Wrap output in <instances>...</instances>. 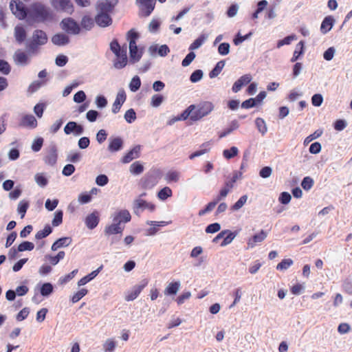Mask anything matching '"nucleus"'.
Returning <instances> with one entry per match:
<instances>
[{
  "mask_svg": "<svg viewBox=\"0 0 352 352\" xmlns=\"http://www.w3.org/2000/svg\"><path fill=\"white\" fill-rule=\"evenodd\" d=\"M52 42L58 46L65 45L69 43V38L67 35L63 33H58L54 34L52 38Z\"/></svg>",
  "mask_w": 352,
  "mask_h": 352,
  "instance_id": "19",
  "label": "nucleus"
},
{
  "mask_svg": "<svg viewBox=\"0 0 352 352\" xmlns=\"http://www.w3.org/2000/svg\"><path fill=\"white\" fill-rule=\"evenodd\" d=\"M140 146L138 145L134 146L131 151H129L122 159V162L124 164L129 163L133 160L140 157Z\"/></svg>",
  "mask_w": 352,
  "mask_h": 352,
  "instance_id": "15",
  "label": "nucleus"
},
{
  "mask_svg": "<svg viewBox=\"0 0 352 352\" xmlns=\"http://www.w3.org/2000/svg\"><path fill=\"white\" fill-rule=\"evenodd\" d=\"M334 23V19L331 16H326L320 26V31L322 34H326L329 31H330Z\"/></svg>",
  "mask_w": 352,
  "mask_h": 352,
  "instance_id": "20",
  "label": "nucleus"
},
{
  "mask_svg": "<svg viewBox=\"0 0 352 352\" xmlns=\"http://www.w3.org/2000/svg\"><path fill=\"white\" fill-rule=\"evenodd\" d=\"M101 269H102V266L100 267L99 268H98L96 270L91 272L88 275L80 278L78 282V285L79 286L84 285L87 284V283H89V281H91L98 274V273L100 272Z\"/></svg>",
  "mask_w": 352,
  "mask_h": 352,
  "instance_id": "26",
  "label": "nucleus"
},
{
  "mask_svg": "<svg viewBox=\"0 0 352 352\" xmlns=\"http://www.w3.org/2000/svg\"><path fill=\"white\" fill-rule=\"evenodd\" d=\"M131 217L129 212L122 210L114 214L113 221L121 225L122 223H127L131 221Z\"/></svg>",
  "mask_w": 352,
  "mask_h": 352,
  "instance_id": "13",
  "label": "nucleus"
},
{
  "mask_svg": "<svg viewBox=\"0 0 352 352\" xmlns=\"http://www.w3.org/2000/svg\"><path fill=\"white\" fill-rule=\"evenodd\" d=\"M147 285L148 280H144L140 285H135L131 291L128 292L125 296V300L126 301L135 300Z\"/></svg>",
  "mask_w": 352,
  "mask_h": 352,
  "instance_id": "8",
  "label": "nucleus"
},
{
  "mask_svg": "<svg viewBox=\"0 0 352 352\" xmlns=\"http://www.w3.org/2000/svg\"><path fill=\"white\" fill-rule=\"evenodd\" d=\"M64 132L67 134L74 133L75 135H80L83 132V127L76 122H69L64 128Z\"/></svg>",
  "mask_w": 352,
  "mask_h": 352,
  "instance_id": "10",
  "label": "nucleus"
},
{
  "mask_svg": "<svg viewBox=\"0 0 352 352\" xmlns=\"http://www.w3.org/2000/svg\"><path fill=\"white\" fill-rule=\"evenodd\" d=\"M130 58L133 62L138 61L142 57V53L138 52V47L129 49Z\"/></svg>",
  "mask_w": 352,
  "mask_h": 352,
  "instance_id": "51",
  "label": "nucleus"
},
{
  "mask_svg": "<svg viewBox=\"0 0 352 352\" xmlns=\"http://www.w3.org/2000/svg\"><path fill=\"white\" fill-rule=\"evenodd\" d=\"M38 122L36 119L32 115H25L22 117L19 125L23 127L34 129L37 126Z\"/></svg>",
  "mask_w": 352,
  "mask_h": 352,
  "instance_id": "14",
  "label": "nucleus"
},
{
  "mask_svg": "<svg viewBox=\"0 0 352 352\" xmlns=\"http://www.w3.org/2000/svg\"><path fill=\"white\" fill-rule=\"evenodd\" d=\"M45 164L53 166L56 163L57 161V153L56 150H50L44 157Z\"/></svg>",
  "mask_w": 352,
  "mask_h": 352,
  "instance_id": "27",
  "label": "nucleus"
},
{
  "mask_svg": "<svg viewBox=\"0 0 352 352\" xmlns=\"http://www.w3.org/2000/svg\"><path fill=\"white\" fill-rule=\"evenodd\" d=\"M72 243V239L70 237H63L56 241L52 245V250L56 251L58 248L62 247H67Z\"/></svg>",
  "mask_w": 352,
  "mask_h": 352,
  "instance_id": "22",
  "label": "nucleus"
},
{
  "mask_svg": "<svg viewBox=\"0 0 352 352\" xmlns=\"http://www.w3.org/2000/svg\"><path fill=\"white\" fill-rule=\"evenodd\" d=\"M43 144V139L42 138H37L32 143V149L35 152H38L41 149Z\"/></svg>",
  "mask_w": 352,
  "mask_h": 352,
  "instance_id": "64",
  "label": "nucleus"
},
{
  "mask_svg": "<svg viewBox=\"0 0 352 352\" xmlns=\"http://www.w3.org/2000/svg\"><path fill=\"white\" fill-rule=\"evenodd\" d=\"M210 144L209 142H205L201 144V147L202 148L201 150L197 151L189 156V158L190 160H193L196 157L201 156L206 153H208L210 151L209 148Z\"/></svg>",
  "mask_w": 352,
  "mask_h": 352,
  "instance_id": "31",
  "label": "nucleus"
},
{
  "mask_svg": "<svg viewBox=\"0 0 352 352\" xmlns=\"http://www.w3.org/2000/svg\"><path fill=\"white\" fill-rule=\"evenodd\" d=\"M126 96L124 90H121L118 93L112 107V111L113 113H117L120 111L122 105L126 100Z\"/></svg>",
  "mask_w": 352,
  "mask_h": 352,
  "instance_id": "12",
  "label": "nucleus"
},
{
  "mask_svg": "<svg viewBox=\"0 0 352 352\" xmlns=\"http://www.w3.org/2000/svg\"><path fill=\"white\" fill-rule=\"evenodd\" d=\"M207 36L201 34L197 39H195L190 45L189 50H194L199 48L206 40Z\"/></svg>",
  "mask_w": 352,
  "mask_h": 352,
  "instance_id": "32",
  "label": "nucleus"
},
{
  "mask_svg": "<svg viewBox=\"0 0 352 352\" xmlns=\"http://www.w3.org/2000/svg\"><path fill=\"white\" fill-rule=\"evenodd\" d=\"M248 199L247 195L241 196L239 199L232 206V209L234 210H238L243 206Z\"/></svg>",
  "mask_w": 352,
  "mask_h": 352,
  "instance_id": "53",
  "label": "nucleus"
},
{
  "mask_svg": "<svg viewBox=\"0 0 352 352\" xmlns=\"http://www.w3.org/2000/svg\"><path fill=\"white\" fill-rule=\"evenodd\" d=\"M195 56H196L195 54L193 52H190V53H188L186 55V56L182 60V65L183 67L188 66L192 63V61L195 59Z\"/></svg>",
  "mask_w": 352,
  "mask_h": 352,
  "instance_id": "59",
  "label": "nucleus"
},
{
  "mask_svg": "<svg viewBox=\"0 0 352 352\" xmlns=\"http://www.w3.org/2000/svg\"><path fill=\"white\" fill-rule=\"evenodd\" d=\"M94 22L92 18L89 16H85L82 19L81 25L86 30H90L94 26Z\"/></svg>",
  "mask_w": 352,
  "mask_h": 352,
  "instance_id": "41",
  "label": "nucleus"
},
{
  "mask_svg": "<svg viewBox=\"0 0 352 352\" xmlns=\"http://www.w3.org/2000/svg\"><path fill=\"white\" fill-rule=\"evenodd\" d=\"M267 237V233L264 230H261L259 233L254 234L252 237L250 238L248 241V248H253L258 243L263 241Z\"/></svg>",
  "mask_w": 352,
  "mask_h": 352,
  "instance_id": "11",
  "label": "nucleus"
},
{
  "mask_svg": "<svg viewBox=\"0 0 352 352\" xmlns=\"http://www.w3.org/2000/svg\"><path fill=\"white\" fill-rule=\"evenodd\" d=\"M314 185V180L310 177H305L301 182L302 188L305 190H310Z\"/></svg>",
  "mask_w": 352,
  "mask_h": 352,
  "instance_id": "46",
  "label": "nucleus"
},
{
  "mask_svg": "<svg viewBox=\"0 0 352 352\" xmlns=\"http://www.w3.org/2000/svg\"><path fill=\"white\" fill-rule=\"evenodd\" d=\"M53 291V287L50 283H44L41 288V294L43 296H48Z\"/></svg>",
  "mask_w": 352,
  "mask_h": 352,
  "instance_id": "60",
  "label": "nucleus"
},
{
  "mask_svg": "<svg viewBox=\"0 0 352 352\" xmlns=\"http://www.w3.org/2000/svg\"><path fill=\"white\" fill-rule=\"evenodd\" d=\"M135 207L137 209H148L151 212H153L155 209V206L153 204L147 202L142 199H138L135 200Z\"/></svg>",
  "mask_w": 352,
  "mask_h": 352,
  "instance_id": "21",
  "label": "nucleus"
},
{
  "mask_svg": "<svg viewBox=\"0 0 352 352\" xmlns=\"http://www.w3.org/2000/svg\"><path fill=\"white\" fill-rule=\"evenodd\" d=\"M50 3L56 10H60L69 14L74 12V6L70 0H50Z\"/></svg>",
  "mask_w": 352,
  "mask_h": 352,
  "instance_id": "6",
  "label": "nucleus"
},
{
  "mask_svg": "<svg viewBox=\"0 0 352 352\" xmlns=\"http://www.w3.org/2000/svg\"><path fill=\"white\" fill-rule=\"evenodd\" d=\"M203 76V72L200 69H197L192 73L190 77V80L192 82H197L199 81Z\"/></svg>",
  "mask_w": 352,
  "mask_h": 352,
  "instance_id": "57",
  "label": "nucleus"
},
{
  "mask_svg": "<svg viewBox=\"0 0 352 352\" xmlns=\"http://www.w3.org/2000/svg\"><path fill=\"white\" fill-rule=\"evenodd\" d=\"M227 235L223 237V240L221 243V247H224L230 243L234 240L235 236H236V232H232L230 230L226 234Z\"/></svg>",
  "mask_w": 352,
  "mask_h": 352,
  "instance_id": "39",
  "label": "nucleus"
},
{
  "mask_svg": "<svg viewBox=\"0 0 352 352\" xmlns=\"http://www.w3.org/2000/svg\"><path fill=\"white\" fill-rule=\"evenodd\" d=\"M10 9L12 13L19 19H24L28 17V8L26 9L24 3L19 0H12L10 3Z\"/></svg>",
  "mask_w": 352,
  "mask_h": 352,
  "instance_id": "4",
  "label": "nucleus"
},
{
  "mask_svg": "<svg viewBox=\"0 0 352 352\" xmlns=\"http://www.w3.org/2000/svg\"><path fill=\"white\" fill-rule=\"evenodd\" d=\"M97 9L100 12V13H107L111 10L112 6L109 3L101 2L98 3Z\"/></svg>",
  "mask_w": 352,
  "mask_h": 352,
  "instance_id": "45",
  "label": "nucleus"
},
{
  "mask_svg": "<svg viewBox=\"0 0 352 352\" xmlns=\"http://www.w3.org/2000/svg\"><path fill=\"white\" fill-rule=\"evenodd\" d=\"M230 47L228 43H222L219 45L218 52L223 56L227 55L230 52Z\"/></svg>",
  "mask_w": 352,
  "mask_h": 352,
  "instance_id": "55",
  "label": "nucleus"
},
{
  "mask_svg": "<svg viewBox=\"0 0 352 352\" xmlns=\"http://www.w3.org/2000/svg\"><path fill=\"white\" fill-rule=\"evenodd\" d=\"M28 20L45 22L53 19V13L49 7L41 2L32 3L28 8Z\"/></svg>",
  "mask_w": 352,
  "mask_h": 352,
  "instance_id": "1",
  "label": "nucleus"
},
{
  "mask_svg": "<svg viewBox=\"0 0 352 352\" xmlns=\"http://www.w3.org/2000/svg\"><path fill=\"white\" fill-rule=\"evenodd\" d=\"M100 221L99 213L98 211H94L89 214L85 219V224L87 227L91 230L95 228Z\"/></svg>",
  "mask_w": 352,
  "mask_h": 352,
  "instance_id": "16",
  "label": "nucleus"
},
{
  "mask_svg": "<svg viewBox=\"0 0 352 352\" xmlns=\"http://www.w3.org/2000/svg\"><path fill=\"white\" fill-rule=\"evenodd\" d=\"M88 291L87 289H81L75 293L72 297V301L73 303H76L78 302L81 298H82L87 294Z\"/></svg>",
  "mask_w": 352,
  "mask_h": 352,
  "instance_id": "43",
  "label": "nucleus"
},
{
  "mask_svg": "<svg viewBox=\"0 0 352 352\" xmlns=\"http://www.w3.org/2000/svg\"><path fill=\"white\" fill-rule=\"evenodd\" d=\"M124 230V226L113 222L112 224L107 226L104 229V233L107 235L116 234H122Z\"/></svg>",
  "mask_w": 352,
  "mask_h": 352,
  "instance_id": "18",
  "label": "nucleus"
},
{
  "mask_svg": "<svg viewBox=\"0 0 352 352\" xmlns=\"http://www.w3.org/2000/svg\"><path fill=\"white\" fill-rule=\"evenodd\" d=\"M62 30L71 34H78L80 31L79 25L72 18H65L60 23Z\"/></svg>",
  "mask_w": 352,
  "mask_h": 352,
  "instance_id": "5",
  "label": "nucleus"
},
{
  "mask_svg": "<svg viewBox=\"0 0 352 352\" xmlns=\"http://www.w3.org/2000/svg\"><path fill=\"white\" fill-rule=\"evenodd\" d=\"M195 108V104H190L189 107H187L177 118V120H186L188 118L191 120V116H192V111Z\"/></svg>",
  "mask_w": 352,
  "mask_h": 352,
  "instance_id": "33",
  "label": "nucleus"
},
{
  "mask_svg": "<svg viewBox=\"0 0 352 352\" xmlns=\"http://www.w3.org/2000/svg\"><path fill=\"white\" fill-rule=\"evenodd\" d=\"M140 85H141L140 78L138 76H135L132 78V80L129 84V88H130L131 91H136L137 90L139 89V88L140 87Z\"/></svg>",
  "mask_w": 352,
  "mask_h": 352,
  "instance_id": "42",
  "label": "nucleus"
},
{
  "mask_svg": "<svg viewBox=\"0 0 352 352\" xmlns=\"http://www.w3.org/2000/svg\"><path fill=\"white\" fill-rule=\"evenodd\" d=\"M34 248V245L33 243L30 241H23L20 243L18 246V251L23 252V251H31Z\"/></svg>",
  "mask_w": 352,
  "mask_h": 352,
  "instance_id": "44",
  "label": "nucleus"
},
{
  "mask_svg": "<svg viewBox=\"0 0 352 352\" xmlns=\"http://www.w3.org/2000/svg\"><path fill=\"white\" fill-rule=\"evenodd\" d=\"M304 53V42L300 41L296 47V49L294 52L293 56L291 58V62H296L299 57Z\"/></svg>",
  "mask_w": 352,
  "mask_h": 352,
  "instance_id": "28",
  "label": "nucleus"
},
{
  "mask_svg": "<svg viewBox=\"0 0 352 352\" xmlns=\"http://www.w3.org/2000/svg\"><path fill=\"white\" fill-rule=\"evenodd\" d=\"M135 3L144 16H148L155 6V0H136Z\"/></svg>",
  "mask_w": 352,
  "mask_h": 352,
  "instance_id": "7",
  "label": "nucleus"
},
{
  "mask_svg": "<svg viewBox=\"0 0 352 352\" xmlns=\"http://www.w3.org/2000/svg\"><path fill=\"white\" fill-rule=\"evenodd\" d=\"M29 207V204L27 201H21L18 206V212L21 214V217L23 218L26 211Z\"/></svg>",
  "mask_w": 352,
  "mask_h": 352,
  "instance_id": "48",
  "label": "nucleus"
},
{
  "mask_svg": "<svg viewBox=\"0 0 352 352\" xmlns=\"http://www.w3.org/2000/svg\"><path fill=\"white\" fill-rule=\"evenodd\" d=\"M214 109V105L211 102L205 101L197 105L192 111L191 120L195 122L201 120L208 116Z\"/></svg>",
  "mask_w": 352,
  "mask_h": 352,
  "instance_id": "2",
  "label": "nucleus"
},
{
  "mask_svg": "<svg viewBox=\"0 0 352 352\" xmlns=\"http://www.w3.org/2000/svg\"><path fill=\"white\" fill-rule=\"evenodd\" d=\"M221 229V226L218 223H214L208 225L206 228V233H215L219 231Z\"/></svg>",
  "mask_w": 352,
  "mask_h": 352,
  "instance_id": "62",
  "label": "nucleus"
},
{
  "mask_svg": "<svg viewBox=\"0 0 352 352\" xmlns=\"http://www.w3.org/2000/svg\"><path fill=\"white\" fill-rule=\"evenodd\" d=\"M14 34L16 40L20 43L23 42L26 38V32L22 26H16L15 28Z\"/></svg>",
  "mask_w": 352,
  "mask_h": 352,
  "instance_id": "30",
  "label": "nucleus"
},
{
  "mask_svg": "<svg viewBox=\"0 0 352 352\" xmlns=\"http://www.w3.org/2000/svg\"><path fill=\"white\" fill-rule=\"evenodd\" d=\"M47 36L46 33L41 30H36L34 32L32 41L27 44V48L29 50L34 51L38 45H42L47 42Z\"/></svg>",
  "mask_w": 352,
  "mask_h": 352,
  "instance_id": "3",
  "label": "nucleus"
},
{
  "mask_svg": "<svg viewBox=\"0 0 352 352\" xmlns=\"http://www.w3.org/2000/svg\"><path fill=\"white\" fill-rule=\"evenodd\" d=\"M293 264V261L290 258L283 259L280 263H279L276 269L278 270H284L289 268Z\"/></svg>",
  "mask_w": 352,
  "mask_h": 352,
  "instance_id": "47",
  "label": "nucleus"
},
{
  "mask_svg": "<svg viewBox=\"0 0 352 352\" xmlns=\"http://www.w3.org/2000/svg\"><path fill=\"white\" fill-rule=\"evenodd\" d=\"M110 49L115 54V55H118L119 53L122 52V48H121L117 39H113L111 42Z\"/></svg>",
  "mask_w": 352,
  "mask_h": 352,
  "instance_id": "50",
  "label": "nucleus"
},
{
  "mask_svg": "<svg viewBox=\"0 0 352 352\" xmlns=\"http://www.w3.org/2000/svg\"><path fill=\"white\" fill-rule=\"evenodd\" d=\"M255 124L259 132L263 135L267 132V128L266 126L265 122L263 118H257L255 120Z\"/></svg>",
  "mask_w": 352,
  "mask_h": 352,
  "instance_id": "40",
  "label": "nucleus"
},
{
  "mask_svg": "<svg viewBox=\"0 0 352 352\" xmlns=\"http://www.w3.org/2000/svg\"><path fill=\"white\" fill-rule=\"evenodd\" d=\"M180 287V283L179 281L171 282L164 289L165 295H175Z\"/></svg>",
  "mask_w": 352,
  "mask_h": 352,
  "instance_id": "25",
  "label": "nucleus"
},
{
  "mask_svg": "<svg viewBox=\"0 0 352 352\" xmlns=\"http://www.w3.org/2000/svg\"><path fill=\"white\" fill-rule=\"evenodd\" d=\"M116 58L114 60L113 65L116 69H122L126 65V46L122 47V52L116 55Z\"/></svg>",
  "mask_w": 352,
  "mask_h": 352,
  "instance_id": "9",
  "label": "nucleus"
},
{
  "mask_svg": "<svg viewBox=\"0 0 352 352\" xmlns=\"http://www.w3.org/2000/svg\"><path fill=\"white\" fill-rule=\"evenodd\" d=\"M124 119L128 123L133 122L136 119V113L133 109H130L125 112Z\"/></svg>",
  "mask_w": 352,
  "mask_h": 352,
  "instance_id": "54",
  "label": "nucleus"
},
{
  "mask_svg": "<svg viewBox=\"0 0 352 352\" xmlns=\"http://www.w3.org/2000/svg\"><path fill=\"white\" fill-rule=\"evenodd\" d=\"M63 213L61 210H58L54 214V217L52 220L53 226H58L63 222Z\"/></svg>",
  "mask_w": 352,
  "mask_h": 352,
  "instance_id": "49",
  "label": "nucleus"
},
{
  "mask_svg": "<svg viewBox=\"0 0 352 352\" xmlns=\"http://www.w3.org/2000/svg\"><path fill=\"white\" fill-rule=\"evenodd\" d=\"M96 23L100 27L105 28L112 23V19L107 13H99L95 18Z\"/></svg>",
  "mask_w": 352,
  "mask_h": 352,
  "instance_id": "17",
  "label": "nucleus"
},
{
  "mask_svg": "<svg viewBox=\"0 0 352 352\" xmlns=\"http://www.w3.org/2000/svg\"><path fill=\"white\" fill-rule=\"evenodd\" d=\"M225 65V62L223 60L219 61L213 69L209 73V76L210 78H214L217 76L223 69Z\"/></svg>",
  "mask_w": 352,
  "mask_h": 352,
  "instance_id": "35",
  "label": "nucleus"
},
{
  "mask_svg": "<svg viewBox=\"0 0 352 352\" xmlns=\"http://www.w3.org/2000/svg\"><path fill=\"white\" fill-rule=\"evenodd\" d=\"M52 232V228L50 227V225H46L43 230H39L38 232H36V235H35V238L38 240L39 239H42L43 238H45L46 236H47L49 234H50Z\"/></svg>",
  "mask_w": 352,
  "mask_h": 352,
  "instance_id": "34",
  "label": "nucleus"
},
{
  "mask_svg": "<svg viewBox=\"0 0 352 352\" xmlns=\"http://www.w3.org/2000/svg\"><path fill=\"white\" fill-rule=\"evenodd\" d=\"M14 60L17 64L25 65L28 63V56L24 52L18 50L15 52Z\"/></svg>",
  "mask_w": 352,
  "mask_h": 352,
  "instance_id": "29",
  "label": "nucleus"
},
{
  "mask_svg": "<svg viewBox=\"0 0 352 352\" xmlns=\"http://www.w3.org/2000/svg\"><path fill=\"white\" fill-rule=\"evenodd\" d=\"M163 100L164 98L162 95L155 94L151 98V104L154 107H157L162 104Z\"/></svg>",
  "mask_w": 352,
  "mask_h": 352,
  "instance_id": "58",
  "label": "nucleus"
},
{
  "mask_svg": "<svg viewBox=\"0 0 352 352\" xmlns=\"http://www.w3.org/2000/svg\"><path fill=\"white\" fill-rule=\"evenodd\" d=\"M238 153L239 150L236 146H232L230 149H226L223 151V155L227 160L233 158L236 156Z\"/></svg>",
  "mask_w": 352,
  "mask_h": 352,
  "instance_id": "37",
  "label": "nucleus"
},
{
  "mask_svg": "<svg viewBox=\"0 0 352 352\" xmlns=\"http://www.w3.org/2000/svg\"><path fill=\"white\" fill-rule=\"evenodd\" d=\"M144 170V166L140 162H135L130 166V172L133 175H139Z\"/></svg>",
  "mask_w": 352,
  "mask_h": 352,
  "instance_id": "38",
  "label": "nucleus"
},
{
  "mask_svg": "<svg viewBox=\"0 0 352 352\" xmlns=\"http://www.w3.org/2000/svg\"><path fill=\"white\" fill-rule=\"evenodd\" d=\"M0 72L5 75L10 72V66L8 63L1 59H0Z\"/></svg>",
  "mask_w": 352,
  "mask_h": 352,
  "instance_id": "56",
  "label": "nucleus"
},
{
  "mask_svg": "<svg viewBox=\"0 0 352 352\" xmlns=\"http://www.w3.org/2000/svg\"><path fill=\"white\" fill-rule=\"evenodd\" d=\"M172 194V190L169 187H164L158 192L157 197L161 200H166L171 197Z\"/></svg>",
  "mask_w": 352,
  "mask_h": 352,
  "instance_id": "36",
  "label": "nucleus"
},
{
  "mask_svg": "<svg viewBox=\"0 0 352 352\" xmlns=\"http://www.w3.org/2000/svg\"><path fill=\"white\" fill-rule=\"evenodd\" d=\"M179 173L175 170L169 171L166 175V180L168 182H177L179 180Z\"/></svg>",
  "mask_w": 352,
  "mask_h": 352,
  "instance_id": "52",
  "label": "nucleus"
},
{
  "mask_svg": "<svg viewBox=\"0 0 352 352\" xmlns=\"http://www.w3.org/2000/svg\"><path fill=\"white\" fill-rule=\"evenodd\" d=\"M115 347L116 342L111 339H108L104 344V349L106 352H112Z\"/></svg>",
  "mask_w": 352,
  "mask_h": 352,
  "instance_id": "63",
  "label": "nucleus"
},
{
  "mask_svg": "<svg viewBox=\"0 0 352 352\" xmlns=\"http://www.w3.org/2000/svg\"><path fill=\"white\" fill-rule=\"evenodd\" d=\"M138 34L133 30H130L126 34V39L129 43V49L137 47L136 40L138 38Z\"/></svg>",
  "mask_w": 352,
  "mask_h": 352,
  "instance_id": "24",
  "label": "nucleus"
},
{
  "mask_svg": "<svg viewBox=\"0 0 352 352\" xmlns=\"http://www.w3.org/2000/svg\"><path fill=\"white\" fill-rule=\"evenodd\" d=\"M322 102L323 97L320 94H316L311 98V103L314 107H320Z\"/></svg>",
  "mask_w": 352,
  "mask_h": 352,
  "instance_id": "61",
  "label": "nucleus"
},
{
  "mask_svg": "<svg viewBox=\"0 0 352 352\" xmlns=\"http://www.w3.org/2000/svg\"><path fill=\"white\" fill-rule=\"evenodd\" d=\"M122 146H123L122 140L120 138L117 137V138H113L110 140L109 144L108 146V149L111 152H116V151L120 150L122 148Z\"/></svg>",
  "mask_w": 352,
  "mask_h": 352,
  "instance_id": "23",
  "label": "nucleus"
}]
</instances>
